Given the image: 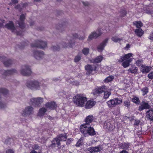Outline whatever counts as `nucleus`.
Listing matches in <instances>:
<instances>
[{"label": "nucleus", "instance_id": "nucleus-1", "mask_svg": "<svg viewBox=\"0 0 153 153\" xmlns=\"http://www.w3.org/2000/svg\"><path fill=\"white\" fill-rule=\"evenodd\" d=\"M94 120V117L93 115H89L87 116L85 119V123L80 126V131L84 137L88 135L94 136L96 134L94 128L90 124Z\"/></svg>", "mask_w": 153, "mask_h": 153}, {"label": "nucleus", "instance_id": "nucleus-2", "mask_svg": "<svg viewBox=\"0 0 153 153\" xmlns=\"http://www.w3.org/2000/svg\"><path fill=\"white\" fill-rule=\"evenodd\" d=\"M87 98L82 94H77L73 98V101L74 103L78 106L83 107L85 102L86 101Z\"/></svg>", "mask_w": 153, "mask_h": 153}, {"label": "nucleus", "instance_id": "nucleus-3", "mask_svg": "<svg viewBox=\"0 0 153 153\" xmlns=\"http://www.w3.org/2000/svg\"><path fill=\"white\" fill-rule=\"evenodd\" d=\"M132 55V53H129L124 56H121L118 60V62H123L122 65L124 68H127L129 66L130 63L132 60V58H131Z\"/></svg>", "mask_w": 153, "mask_h": 153}, {"label": "nucleus", "instance_id": "nucleus-4", "mask_svg": "<svg viewBox=\"0 0 153 153\" xmlns=\"http://www.w3.org/2000/svg\"><path fill=\"white\" fill-rule=\"evenodd\" d=\"M67 40L66 42H63L61 43L62 47L64 48H72L75 45V41L74 39L68 36L67 37Z\"/></svg>", "mask_w": 153, "mask_h": 153}, {"label": "nucleus", "instance_id": "nucleus-5", "mask_svg": "<svg viewBox=\"0 0 153 153\" xmlns=\"http://www.w3.org/2000/svg\"><path fill=\"white\" fill-rule=\"evenodd\" d=\"M122 102V100H121L116 98L109 100L107 102V103L109 107L112 108L121 103Z\"/></svg>", "mask_w": 153, "mask_h": 153}, {"label": "nucleus", "instance_id": "nucleus-6", "mask_svg": "<svg viewBox=\"0 0 153 153\" xmlns=\"http://www.w3.org/2000/svg\"><path fill=\"white\" fill-rule=\"evenodd\" d=\"M47 43L46 42L40 40H37L35 42L34 44H32L31 46L33 47H36L43 49L47 47Z\"/></svg>", "mask_w": 153, "mask_h": 153}, {"label": "nucleus", "instance_id": "nucleus-7", "mask_svg": "<svg viewBox=\"0 0 153 153\" xmlns=\"http://www.w3.org/2000/svg\"><path fill=\"white\" fill-rule=\"evenodd\" d=\"M30 104L35 107L40 105L43 101V98L38 97L32 98L30 100Z\"/></svg>", "mask_w": 153, "mask_h": 153}, {"label": "nucleus", "instance_id": "nucleus-8", "mask_svg": "<svg viewBox=\"0 0 153 153\" xmlns=\"http://www.w3.org/2000/svg\"><path fill=\"white\" fill-rule=\"evenodd\" d=\"M8 93V91L6 89L4 88H0V100L1 99V95H2L4 96H6V95ZM6 105L5 104H3L0 101V108L2 109L4 108Z\"/></svg>", "mask_w": 153, "mask_h": 153}, {"label": "nucleus", "instance_id": "nucleus-9", "mask_svg": "<svg viewBox=\"0 0 153 153\" xmlns=\"http://www.w3.org/2000/svg\"><path fill=\"white\" fill-rule=\"evenodd\" d=\"M4 27L10 30L12 32H16L17 35H21V34L16 32V27H15L13 22L12 21H9V22L6 24Z\"/></svg>", "mask_w": 153, "mask_h": 153}, {"label": "nucleus", "instance_id": "nucleus-10", "mask_svg": "<svg viewBox=\"0 0 153 153\" xmlns=\"http://www.w3.org/2000/svg\"><path fill=\"white\" fill-rule=\"evenodd\" d=\"M150 106L147 102L142 101L140 103V105L138 107V110L141 111L145 109H149L150 108Z\"/></svg>", "mask_w": 153, "mask_h": 153}, {"label": "nucleus", "instance_id": "nucleus-11", "mask_svg": "<svg viewBox=\"0 0 153 153\" xmlns=\"http://www.w3.org/2000/svg\"><path fill=\"white\" fill-rule=\"evenodd\" d=\"M20 73L23 75L29 76L31 74V71L29 66H25L22 68L20 71Z\"/></svg>", "mask_w": 153, "mask_h": 153}, {"label": "nucleus", "instance_id": "nucleus-12", "mask_svg": "<svg viewBox=\"0 0 153 153\" xmlns=\"http://www.w3.org/2000/svg\"><path fill=\"white\" fill-rule=\"evenodd\" d=\"M105 87H98L93 91V94L94 95L99 96L103 93Z\"/></svg>", "mask_w": 153, "mask_h": 153}, {"label": "nucleus", "instance_id": "nucleus-13", "mask_svg": "<svg viewBox=\"0 0 153 153\" xmlns=\"http://www.w3.org/2000/svg\"><path fill=\"white\" fill-rule=\"evenodd\" d=\"M104 128L107 129L108 131H113L115 128V126L113 124H111L110 122H105L103 125Z\"/></svg>", "mask_w": 153, "mask_h": 153}, {"label": "nucleus", "instance_id": "nucleus-14", "mask_svg": "<svg viewBox=\"0 0 153 153\" xmlns=\"http://www.w3.org/2000/svg\"><path fill=\"white\" fill-rule=\"evenodd\" d=\"M33 111V108L32 107L28 106L23 111L22 115L24 117L30 115L32 113Z\"/></svg>", "mask_w": 153, "mask_h": 153}, {"label": "nucleus", "instance_id": "nucleus-15", "mask_svg": "<svg viewBox=\"0 0 153 153\" xmlns=\"http://www.w3.org/2000/svg\"><path fill=\"white\" fill-rule=\"evenodd\" d=\"M96 103V101H94V99H91L86 102L85 105V107L86 109H90L93 107Z\"/></svg>", "mask_w": 153, "mask_h": 153}, {"label": "nucleus", "instance_id": "nucleus-16", "mask_svg": "<svg viewBox=\"0 0 153 153\" xmlns=\"http://www.w3.org/2000/svg\"><path fill=\"white\" fill-rule=\"evenodd\" d=\"M33 56L37 59H40L42 58L44 55L43 51H33Z\"/></svg>", "mask_w": 153, "mask_h": 153}, {"label": "nucleus", "instance_id": "nucleus-17", "mask_svg": "<svg viewBox=\"0 0 153 153\" xmlns=\"http://www.w3.org/2000/svg\"><path fill=\"white\" fill-rule=\"evenodd\" d=\"M1 73L3 76H6L9 75L13 74L16 73V71L15 69H12L5 71L2 70L1 71Z\"/></svg>", "mask_w": 153, "mask_h": 153}, {"label": "nucleus", "instance_id": "nucleus-18", "mask_svg": "<svg viewBox=\"0 0 153 153\" xmlns=\"http://www.w3.org/2000/svg\"><path fill=\"white\" fill-rule=\"evenodd\" d=\"M151 69L152 67L150 66L142 65L140 68V71L143 74H147L151 71Z\"/></svg>", "mask_w": 153, "mask_h": 153}, {"label": "nucleus", "instance_id": "nucleus-19", "mask_svg": "<svg viewBox=\"0 0 153 153\" xmlns=\"http://www.w3.org/2000/svg\"><path fill=\"white\" fill-rule=\"evenodd\" d=\"M45 106L47 108L51 110L55 109L57 107L55 102L53 101L46 103Z\"/></svg>", "mask_w": 153, "mask_h": 153}, {"label": "nucleus", "instance_id": "nucleus-20", "mask_svg": "<svg viewBox=\"0 0 153 153\" xmlns=\"http://www.w3.org/2000/svg\"><path fill=\"white\" fill-rule=\"evenodd\" d=\"M59 139L58 136L54 138L51 141V144L50 145V147L52 148L55 147L56 144L58 146H59L61 145V141Z\"/></svg>", "mask_w": 153, "mask_h": 153}, {"label": "nucleus", "instance_id": "nucleus-21", "mask_svg": "<svg viewBox=\"0 0 153 153\" xmlns=\"http://www.w3.org/2000/svg\"><path fill=\"white\" fill-rule=\"evenodd\" d=\"M85 69L87 71V74L89 75L94 70H95L96 69V67L95 66H92L90 65H88L85 67Z\"/></svg>", "mask_w": 153, "mask_h": 153}, {"label": "nucleus", "instance_id": "nucleus-22", "mask_svg": "<svg viewBox=\"0 0 153 153\" xmlns=\"http://www.w3.org/2000/svg\"><path fill=\"white\" fill-rule=\"evenodd\" d=\"M41 85L40 82L38 81L33 80H28L27 81L26 83V85L28 86H38Z\"/></svg>", "mask_w": 153, "mask_h": 153}, {"label": "nucleus", "instance_id": "nucleus-23", "mask_svg": "<svg viewBox=\"0 0 153 153\" xmlns=\"http://www.w3.org/2000/svg\"><path fill=\"white\" fill-rule=\"evenodd\" d=\"M146 115L148 120H153V109L147 111L146 112Z\"/></svg>", "mask_w": 153, "mask_h": 153}, {"label": "nucleus", "instance_id": "nucleus-24", "mask_svg": "<svg viewBox=\"0 0 153 153\" xmlns=\"http://www.w3.org/2000/svg\"><path fill=\"white\" fill-rule=\"evenodd\" d=\"M108 39H105L100 45L98 46L97 50L99 52L102 51L104 47L108 42Z\"/></svg>", "mask_w": 153, "mask_h": 153}, {"label": "nucleus", "instance_id": "nucleus-25", "mask_svg": "<svg viewBox=\"0 0 153 153\" xmlns=\"http://www.w3.org/2000/svg\"><path fill=\"white\" fill-rule=\"evenodd\" d=\"M25 16L24 14L21 15L20 18V22H18L19 25L20 27L22 29H23L25 27V25L24 23V21L25 19Z\"/></svg>", "mask_w": 153, "mask_h": 153}, {"label": "nucleus", "instance_id": "nucleus-26", "mask_svg": "<svg viewBox=\"0 0 153 153\" xmlns=\"http://www.w3.org/2000/svg\"><path fill=\"white\" fill-rule=\"evenodd\" d=\"M102 59L103 57L102 56H97L95 59L90 60V62L94 63H99L102 61Z\"/></svg>", "mask_w": 153, "mask_h": 153}, {"label": "nucleus", "instance_id": "nucleus-27", "mask_svg": "<svg viewBox=\"0 0 153 153\" xmlns=\"http://www.w3.org/2000/svg\"><path fill=\"white\" fill-rule=\"evenodd\" d=\"M131 143L128 142H124L121 144V146L122 149L128 150L129 148V146H131Z\"/></svg>", "mask_w": 153, "mask_h": 153}, {"label": "nucleus", "instance_id": "nucleus-28", "mask_svg": "<svg viewBox=\"0 0 153 153\" xmlns=\"http://www.w3.org/2000/svg\"><path fill=\"white\" fill-rule=\"evenodd\" d=\"M134 32L135 34L139 37L141 36L144 33V31L141 28L136 29Z\"/></svg>", "mask_w": 153, "mask_h": 153}, {"label": "nucleus", "instance_id": "nucleus-29", "mask_svg": "<svg viewBox=\"0 0 153 153\" xmlns=\"http://www.w3.org/2000/svg\"><path fill=\"white\" fill-rule=\"evenodd\" d=\"M111 89H108V90H105L103 92L104 93L103 98L105 99H107L108 98L109 96L111 95Z\"/></svg>", "mask_w": 153, "mask_h": 153}, {"label": "nucleus", "instance_id": "nucleus-30", "mask_svg": "<svg viewBox=\"0 0 153 153\" xmlns=\"http://www.w3.org/2000/svg\"><path fill=\"white\" fill-rule=\"evenodd\" d=\"M57 136L60 141H65L66 140L67 138V134L65 133L64 134H60Z\"/></svg>", "mask_w": 153, "mask_h": 153}, {"label": "nucleus", "instance_id": "nucleus-31", "mask_svg": "<svg viewBox=\"0 0 153 153\" xmlns=\"http://www.w3.org/2000/svg\"><path fill=\"white\" fill-rule=\"evenodd\" d=\"M3 62L5 66L7 67L13 63V61L11 59H6L3 61Z\"/></svg>", "mask_w": 153, "mask_h": 153}, {"label": "nucleus", "instance_id": "nucleus-32", "mask_svg": "<svg viewBox=\"0 0 153 153\" xmlns=\"http://www.w3.org/2000/svg\"><path fill=\"white\" fill-rule=\"evenodd\" d=\"M134 25L137 28V29L141 28L140 27L143 26V23L140 21H135L133 23Z\"/></svg>", "mask_w": 153, "mask_h": 153}, {"label": "nucleus", "instance_id": "nucleus-33", "mask_svg": "<svg viewBox=\"0 0 153 153\" xmlns=\"http://www.w3.org/2000/svg\"><path fill=\"white\" fill-rule=\"evenodd\" d=\"M92 33H93L95 38H97L102 34V32L100 29H99L97 30L96 32H93Z\"/></svg>", "mask_w": 153, "mask_h": 153}, {"label": "nucleus", "instance_id": "nucleus-34", "mask_svg": "<svg viewBox=\"0 0 153 153\" xmlns=\"http://www.w3.org/2000/svg\"><path fill=\"white\" fill-rule=\"evenodd\" d=\"M47 109L45 108H41L39 110V114L40 116H43L47 111Z\"/></svg>", "mask_w": 153, "mask_h": 153}, {"label": "nucleus", "instance_id": "nucleus-35", "mask_svg": "<svg viewBox=\"0 0 153 153\" xmlns=\"http://www.w3.org/2000/svg\"><path fill=\"white\" fill-rule=\"evenodd\" d=\"M137 68L136 67L133 66L131 68H129L128 71L131 73H135L137 72Z\"/></svg>", "mask_w": 153, "mask_h": 153}, {"label": "nucleus", "instance_id": "nucleus-36", "mask_svg": "<svg viewBox=\"0 0 153 153\" xmlns=\"http://www.w3.org/2000/svg\"><path fill=\"white\" fill-rule=\"evenodd\" d=\"M114 77L113 76H110L106 78L104 81L105 82H108L112 81L114 79Z\"/></svg>", "mask_w": 153, "mask_h": 153}, {"label": "nucleus", "instance_id": "nucleus-37", "mask_svg": "<svg viewBox=\"0 0 153 153\" xmlns=\"http://www.w3.org/2000/svg\"><path fill=\"white\" fill-rule=\"evenodd\" d=\"M111 39L112 41L115 42H120L123 40L122 38H120L116 36L112 37Z\"/></svg>", "mask_w": 153, "mask_h": 153}, {"label": "nucleus", "instance_id": "nucleus-38", "mask_svg": "<svg viewBox=\"0 0 153 153\" xmlns=\"http://www.w3.org/2000/svg\"><path fill=\"white\" fill-rule=\"evenodd\" d=\"M132 101L136 104H139L140 102V100L138 98L135 97L132 98L131 100Z\"/></svg>", "mask_w": 153, "mask_h": 153}, {"label": "nucleus", "instance_id": "nucleus-39", "mask_svg": "<svg viewBox=\"0 0 153 153\" xmlns=\"http://www.w3.org/2000/svg\"><path fill=\"white\" fill-rule=\"evenodd\" d=\"M83 140V138L82 137L80 138L78 141L76 143L75 146L76 147H80L82 145V143Z\"/></svg>", "mask_w": 153, "mask_h": 153}, {"label": "nucleus", "instance_id": "nucleus-40", "mask_svg": "<svg viewBox=\"0 0 153 153\" xmlns=\"http://www.w3.org/2000/svg\"><path fill=\"white\" fill-rule=\"evenodd\" d=\"M60 49V48L58 45L53 46L51 48V49L54 51H58Z\"/></svg>", "mask_w": 153, "mask_h": 153}, {"label": "nucleus", "instance_id": "nucleus-41", "mask_svg": "<svg viewBox=\"0 0 153 153\" xmlns=\"http://www.w3.org/2000/svg\"><path fill=\"white\" fill-rule=\"evenodd\" d=\"M89 48H83L82 50V52L85 55H87L89 52Z\"/></svg>", "mask_w": 153, "mask_h": 153}, {"label": "nucleus", "instance_id": "nucleus-42", "mask_svg": "<svg viewBox=\"0 0 153 153\" xmlns=\"http://www.w3.org/2000/svg\"><path fill=\"white\" fill-rule=\"evenodd\" d=\"M141 91L142 92L143 95L144 96L148 93V89L147 87H145L142 88Z\"/></svg>", "mask_w": 153, "mask_h": 153}, {"label": "nucleus", "instance_id": "nucleus-43", "mask_svg": "<svg viewBox=\"0 0 153 153\" xmlns=\"http://www.w3.org/2000/svg\"><path fill=\"white\" fill-rule=\"evenodd\" d=\"M81 56L79 55H77L75 57L74 60V62H78L81 59Z\"/></svg>", "mask_w": 153, "mask_h": 153}, {"label": "nucleus", "instance_id": "nucleus-44", "mask_svg": "<svg viewBox=\"0 0 153 153\" xmlns=\"http://www.w3.org/2000/svg\"><path fill=\"white\" fill-rule=\"evenodd\" d=\"M143 63V60H138L136 62V64L138 66H140Z\"/></svg>", "mask_w": 153, "mask_h": 153}, {"label": "nucleus", "instance_id": "nucleus-45", "mask_svg": "<svg viewBox=\"0 0 153 153\" xmlns=\"http://www.w3.org/2000/svg\"><path fill=\"white\" fill-rule=\"evenodd\" d=\"M124 105L128 108L130 105V102L128 101H125L123 103Z\"/></svg>", "mask_w": 153, "mask_h": 153}, {"label": "nucleus", "instance_id": "nucleus-46", "mask_svg": "<svg viewBox=\"0 0 153 153\" xmlns=\"http://www.w3.org/2000/svg\"><path fill=\"white\" fill-rule=\"evenodd\" d=\"M94 38H95L93 34V33H91L89 36L88 40H92Z\"/></svg>", "mask_w": 153, "mask_h": 153}, {"label": "nucleus", "instance_id": "nucleus-47", "mask_svg": "<svg viewBox=\"0 0 153 153\" xmlns=\"http://www.w3.org/2000/svg\"><path fill=\"white\" fill-rule=\"evenodd\" d=\"M140 121L139 120H135L134 121V125L135 127L138 126L140 124Z\"/></svg>", "mask_w": 153, "mask_h": 153}, {"label": "nucleus", "instance_id": "nucleus-48", "mask_svg": "<svg viewBox=\"0 0 153 153\" xmlns=\"http://www.w3.org/2000/svg\"><path fill=\"white\" fill-rule=\"evenodd\" d=\"M4 21H5L4 20L0 19V28L3 27Z\"/></svg>", "mask_w": 153, "mask_h": 153}, {"label": "nucleus", "instance_id": "nucleus-49", "mask_svg": "<svg viewBox=\"0 0 153 153\" xmlns=\"http://www.w3.org/2000/svg\"><path fill=\"white\" fill-rule=\"evenodd\" d=\"M148 77L150 79H153V71L150 72L148 75Z\"/></svg>", "mask_w": 153, "mask_h": 153}, {"label": "nucleus", "instance_id": "nucleus-50", "mask_svg": "<svg viewBox=\"0 0 153 153\" xmlns=\"http://www.w3.org/2000/svg\"><path fill=\"white\" fill-rule=\"evenodd\" d=\"M148 38L150 40L153 41V30L151 33Z\"/></svg>", "mask_w": 153, "mask_h": 153}, {"label": "nucleus", "instance_id": "nucleus-51", "mask_svg": "<svg viewBox=\"0 0 153 153\" xmlns=\"http://www.w3.org/2000/svg\"><path fill=\"white\" fill-rule=\"evenodd\" d=\"M6 153H14V151L13 149H9L6 151Z\"/></svg>", "mask_w": 153, "mask_h": 153}, {"label": "nucleus", "instance_id": "nucleus-52", "mask_svg": "<svg viewBox=\"0 0 153 153\" xmlns=\"http://www.w3.org/2000/svg\"><path fill=\"white\" fill-rule=\"evenodd\" d=\"M12 140V139L11 138H8L5 140L4 143L6 144H9L10 143V141Z\"/></svg>", "mask_w": 153, "mask_h": 153}, {"label": "nucleus", "instance_id": "nucleus-53", "mask_svg": "<svg viewBox=\"0 0 153 153\" xmlns=\"http://www.w3.org/2000/svg\"><path fill=\"white\" fill-rule=\"evenodd\" d=\"M72 139L71 138L68 139L66 141V145H69L71 143Z\"/></svg>", "mask_w": 153, "mask_h": 153}, {"label": "nucleus", "instance_id": "nucleus-54", "mask_svg": "<svg viewBox=\"0 0 153 153\" xmlns=\"http://www.w3.org/2000/svg\"><path fill=\"white\" fill-rule=\"evenodd\" d=\"M39 148V146L38 144H35L33 146V149L35 150H37Z\"/></svg>", "mask_w": 153, "mask_h": 153}, {"label": "nucleus", "instance_id": "nucleus-55", "mask_svg": "<svg viewBox=\"0 0 153 153\" xmlns=\"http://www.w3.org/2000/svg\"><path fill=\"white\" fill-rule=\"evenodd\" d=\"M72 85H80L79 84V82L77 81H74L72 82Z\"/></svg>", "mask_w": 153, "mask_h": 153}, {"label": "nucleus", "instance_id": "nucleus-56", "mask_svg": "<svg viewBox=\"0 0 153 153\" xmlns=\"http://www.w3.org/2000/svg\"><path fill=\"white\" fill-rule=\"evenodd\" d=\"M121 13L122 14V16H124L126 15V12L125 10H123L121 11Z\"/></svg>", "mask_w": 153, "mask_h": 153}, {"label": "nucleus", "instance_id": "nucleus-57", "mask_svg": "<svg viewBox=\"0 0 153 153\" xmlns=\"http://www.w3.org/2000/svg\"><path fill=\"white\" fill-rule=\"evenodd\" d=\"M85 36L83 35L82 36H80L78 37V39L80 40H83L85 39Z\"/></svg>", "mask_w": 153, "mask_h": 153}, {"label": "nucleus", "instance_id": "nucleus-58", "mask_svg": "<svg viewBox=\"0 0 153 153\" xmlns=\"http://www.w3.org/2000/svg\"><path fill=\"white\" fill-rule=\"evenodd\" d=\"M30 153H42L41 152H37L36 151H35L34 150H33L31 151Z\"/></svg>", "mask_w": 153, "mask_h": 153}, {"label": "nucleus", "instance_id": "nucleus-59", "mask_svg": "<svg viewBox=\"0 0 153 153\" xmlns=\"http://www.w3.org/2000/svg\"><path fill=\"white\" fill-rule=\"evenodd\" d=\"M83 4L85 6H88L89 4V3L87 1L86 2H82Z\"/></svg>", "mask_w": 153, "mask_h": 153}, {"label": "nucleus", "instance_id": "nucleus-60", "mask_svg": "<svg viewBox=\"0 0 153 153\" xmlns=\"http://www.w3.org/2000/svg\"><path fill=\"white\" fill-rule=\"evenodd\" d=\"M12 2L14 4H16L18 2V0H12Z\"/></svg>", "mask_w": 153, "mask_h": 153}, {"label": "nucleus", "instance_id": "nucleus-61", "mask_svg": "<svg viewBox=\"0 0 153 153\" xmlns=\"http://www.w3.org/2000/svg\"><path fill=\"white\" fill-rule=\"evenodd\" d=\"M73 37L75 38H78V35L77 34L75 33L73 35Z\"/></svg>", "mask_w": 153, "mask_h": 153}, {"label": "nucleus", "instance_id": "nucleus-62", "mask_svg": "<svg viewBox=\"0 0 153 153\" xmlns=\"http://www.w3.org/2000/svg\"><path fill=\"white\" fill-rule=\"evenodd\" d=\"M130 45L129 44H127L126 47L125 48V49H127V48H130Z\"/></svg>", "mask_w": 153, "mask_h": 153}, {"label": "nucleus", "instance_id": "nucleus-63", "mask_svg": "<svg viewBox=\"0 0 153 153\" xmlns=\"http://www.w3.org/2000/svg\"><path fill=\"white\" fill-rule=\"evenodd\" d=\"M54 81H57L58 80V79L56 78H55L53 79Z\"/></svg>", "mask_w": 153, "mask_h": 153}, {"label": "nucleus", "instance_id": "nucleus-64", "mask_svg": "<svg viewBox=\"0 0 153 153\" xmlns=\"http://www.w3.org/2000/svg\"><path fill=\"white\" fill-rule=\"evenodd\" d=\"M34 24V23L33 22V23H30V26H32V25H33V24Z\"/></svg>", "mask_w": 153, "mask_h": 153}]
</instances>
